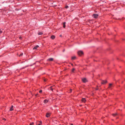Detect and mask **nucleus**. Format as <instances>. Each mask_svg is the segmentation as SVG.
I'll use <instances>...</instances> for the list:
<instances>
[{"label":"nucleus","instance_id":"nucleus-1","mask_svg":"<svg viewBox=\"0 0 125 125\" xmlns=\"http://www.w3.org/2000/svg\"><path fill=\"white\" fill-rule=\"evenodd\" d=\"M78 54L80 56H81L83 54V51H80L78 52Z\"/></svg>","mask_w":125,"mask_h":125},{"label":"nucleus","instance_id":"nucleus-2","mask_svg":"<svg viewBox=\"0 0 125 125\" xmlns=\"http://www.w3.org/2000/svg\"><path fill=\"white\" fill-rule=\"evenodd\" d=\"M107 82L106 80H102L101 82V83L102 84H104L107 83Z\"/></svg>","mask_w":125,"mask_h":125},{"label":"nucleus","instance_id":"nucleus-3","mask_svg":"<svg viewBox=\"0 0 125 125\" xmlns=\"http://www.w3.org/2000/svg\"><path fill=\"white\" fill-rule=\"evenodd\" d=\"M82 80L83 82L84 83H85L87 81V80L85 78L82 79Z\"/></svg>","mask_w":125,"mask_h":125},{"label":"nucleus","instance_id":"nucleus-4","mask_svg":"<svg viewBox=\"0 0 125 125\" xmlns=\"http://www.w3.org/2000/svg\"><path fill=\"white\" fill-rule=\"evenodd\" d=\"M98 16V15L97 14H94L93 15V17L95 18H97Z\"/></svg>","mask_w":125,"mask_h":125},{"label":"nucleus","instance_id":"nucleus-5","mask_svg":"<svg viewBox=\"0 0 125 125\" xmlns=\"http://www.w3.org/2000/svg\"><path fill=\"white\" fill-rule=\"evenodd\" d=\"M53 60V59L52 58H50L48 59L47 60V61H52Z\"/></svg>","mask_w":125,"mask_h":125},{"label":"nucleus","instance_id":"nucleus-6","mask_svg":"<svg viewBox=\"0 0 125 125\" xmlns=\"http://www.w3.org/2000/svg\"><path fill=\"white\" fill-rule=\"evenodd\" d=\"M81 101L85 103L86 102V100L85 98H82Z\"/></svg>","mask_w":125,"mask_h":125},{"label":"nucleus","instance_id":"nucleus-7","mask_svg":"<svg viewBox=\"0 0 125 125\" xmlns=\"http://www.w3.org/2000/svg\"><path fill=\"white\" fill-rule=\"evenodd\" d=\"M39 47V46L38 45H37L35 47H34L33 48V50L36 49H37V48H38Z\"/></svg>","mask_w":125,"mask_h":125},{"label":"nucleus","instance_id":"nucleus-8","mask_svg":"<svg viewBox=\"0 0 125 125\" xmlns=\"http://www.w3.org/2000/svg\"><path fill=\"white\" fill-rule=\"evenodd\" d=\"M50 114L49 113H47L46 114V116L47 117H49L50 116Z\"/></svg>","mask_w":125,"mask_h":125},{"label":"nucleus","instance_id":"nucleus-9","mask_svg":"<svg viewBox=\"0 0 125 125\" xmlns=\"http://www.w3.org/2000/svg\"><path fill=\"white\" fill-rule=\"evenodd\" d=\"M113 87L112 84L111 83H110L109 84L108 88H110L111 87Z\"/></svg>","mask_w":125,"mask_h":125},{"label":"nucleus","instance_id":"nucleus-10","mask_svg":"<svg viewBox=\"0 0 125 125\" xmlns=\"http://www.w3.org/2000/svg\"><path fill=\"white\" fill-rule=\"evenodd\" d=\"M51 38L52 39H54L55 38V36L54 35H52L51 36Z\"/></svg>","mask_w":125,"mask_h":125},{"label":"nucleus","instance_id":"nucleus-11","mask_svg":"<svg viewBox=\"0 0 125 125\" xmlns=\"http://www.w3.org/2000/svg\"><path fill=\"white\" fill-rule=\"evenodd\" d=\"M13 107V105H12L11 106V107L10 108V111H12L13 110V109L12 108Z\"/></svg>","mask_w":125,"mask_h":125},{"label":"nucleus","instance_id":"nucleus-12","mask_svg":"<svg viewBox=\"0 0 125 125\" xmlns=\"http://www.w3.org/2000/svg\"><path fill=\"white\" fill-rule=\"evenodd\" d=\"M65 23L66 22H64L63 23V27L64 28H65Z\"/></svg>","mask_w":125,"mask_h":125},{"label":"nucleus","instance_id":"nucleus-13","mask_svg":"<svg viewBox=\"0 0 125 125\" xmlns=\"http://www.w3.org/2000/svg\"><path fill=\"white\" fill-rule=\"evenodd\" d=\"M48 102V101L46 99L44 101V102L45 104L46 103Z\"/></svg>","mask_w":125,"mask_h":125},{"label":"nucleus","instance_id":"nucleus-14","mask_svg":"<svg viewBox=\"0 0 125 125\" xmlns=\"http://www.w3.org/2000/svg\"><path fill=\"white\" fill-rule=\"evenodd\" d=\"M76 57L75 56H74L72 57V59L73 60H74L76 58Z\"/></svg>","mask_w":125,"mask_h":125},{"label":"nucleus","instance_id":"nucleus-15","mask_svg":"<svg viewBox=\"0 0 125 125\" xmlns=\"http://www.w3.org/2000/svg\"><path fill=\"white\" fill-rule=\"evenodd\" d=\"M75 70V69L74 68H73L72 70V72L73 73H74V71Z\"/></svg>","mask_w":125,"mask_h":125},{"label":"nucleus","instance_id":"nucleus-16","mask_svg":"<svg viewBox=\"0 0 125 125\" xmlns=\"http://www.w3.org/2000/svg\"><path fill=\"white\" fill-rule=\"evenodd\" d=\"M54 87V86H51V87H50V88H51V90H52V91L53 89V88H52V87Z\"/></svg>","mask_w":125,"mask_h":125},{"label":"nucleus","instance_id":"nucleus-17","mask_svg":"<svg viewBox=\"0 0 125 125\" xmlns=\"http://www.w3.org/2000/svg\"><path fill=\"white\" fill-rule=\"evenodd\" d=\"M117 115V113H116L113 114V115L114 116H115L116 115Z\"/></svg>","mask_w":125,"mask_h":125},{"label":"nucleus","instance_id":"nucleus-18","mask_svg":"<svg viewBox=\"0 0 125 125\" xmlns=\"http://www.w3.org/2000/svg\"><path fill=\"white\" fill-rule=\"evenodd\" d=\"M43 34V33H42V32H39L38 33V35H42V34Z\"/></svg>","mask_w":125,"mask_h":125},{"label":"nucleus","instance_id":"nucleus-19","mask_svg":"<svg viewBox=\"0 0 125 125\" xmlns=\"http://www.w3.org/2000/svg\"><path fill=\"white\" fill-rule=\"evenodd\" d=\"M23 55V53H21V54H20V55H19V57H21V56H22Z\"/></svg>","mask_w":125,"mask_h":125},{"label":"nucleus","instance_id":"nucleus-20","mask_svg":"<svg viewBox=\"0 0 125 125\" xmlns=\"http://www.w3.org/2000/svg\"><path fill=\"white\" fill-rule=\"evenodd\" d=\"M47 79H44V82H46L47 81Z\"/></svg>","mask_w":125,"mask_h":125},{"label":"nucleus","instance_id":"nucleus-21","mask_svg":"<svg viewBox=\"0 0 125 125\" xmlns=\"http://www.w3.org/2000/svg\"><path fill=\"white\" fill-rule=\"evenodd\" d=\"M68 8V6H66L65 7V8L66 9H67V8Z\"/></svg>","mask_w":125,"mask_h":125},{"label":"nucleus","instance_id":"nucleus-22","mask_svg":"<svg viewBox=\"0 0 125 125\" xmlns=\"http://www.w3.org/2000/svg\"><path fill=\"white\" fill-rule=\"evenodd\" d=\"M42 92V90H40L39 91V92L40 93H41Z\"/></svg>","mask_w":125,"mask_h":125},{"label":"nucleus","instance_id":"nucleus-23","mask_svg":"<svg viewBox=\"0 0 125 125\" xmlns=\"http://www.w3.org/2000/svg\"><path fill=\"white\" fill-rule=\"evenodd\" d=\"M2 32V31H0V33H1Z\"/></svg>","mask_w":125,"mask_h":125},{"label":"nucleus","instance_id":"nucleus-24","mask_svg":"<svg viewBox=\"0 0 125 125\" xmlns=\"http://www.w3.org/2000/svg\"><path fill=\"white\" fill-rule=\"evenodd\" d=\"M70 91H71L70 92H72V89H70Z\"/></svg>","mask_w":125,"mask_h":125},{"label":"nucleus","instance_id":"nucleus-25","mask_svg":"<svg viewBox=\"0 0 125 125\" xmlns=\"http://www.w3.org/2000/svg\"><path fill=\"white\" fill-rule=\"evenodd\" d=\"M30 125H32V124H30Z\"/></svg>","mask_w":125,"mask_h":125},{"label":"nucleus","instance_id":"nucleus-26","mask_svg":"<svg viewBox=\"0 0 125 125\" xmlns=\"http://www.w3.org/2000/svg\"><path fill=\"white\" fill-rule=\"evenodd\" d=\"M19 38L21 39V37H19Z\"/></svg>","mask_w":125,"mask_h":125},{"label":"nucleus","instance_id":"nucleus-27","mask_svg":"<svg viewBox=\"0 0 125 125\" xmlns=\"http://www.w3.org/2000/svg\"><path fill=\"white\" fill-rule=\"evenodd\" d=\"M38 125H41V124H39Z\"/></svg>","mask_w":125,"mask_h":125},{"label":"nucleus","instance_id":"nucleus-28","mask_svg":"<svg viewBox=\"0 0 125 125\" xmlns=\"http://www.w3.org/2000/svg\"><path fill=\"white\" fill-rule=\"evenodd\" d=\"M3 119L4 120H6V119Z\"/></svg>","mask_w":125,"mask_h":125},{"label":"nucleus","instance_id":"nucleus-29","mask_svg":"<svg viewBox=\"0 0 125 125\" xmlns=\"http://www.w3.org/2000/svg\"><path fill=\"white\" fill-rule=\"evenodd\" d=\"M40 122L41 123V124H42V122Z\"/></svg>","mask_w":125,"mask_h":125},{"label":"nucleus","instance_id":"nucleus-30","mask_svg":"<svg viewBox=\"0 0 125 125\" xmlns=\"http://www.w3.org/2000/svg\"><path fill=\"white\" fill-rule=\"evenodd\" d=\"M71 125H73V124H71Z\"/></svg>","mask_w":125,"mask_h":125},{"label":"nucleus","instance_id":"nucleus-31","mask_svg":"<svg viewBox=\"0 0 125 125\" xmlns=\"http://www.w3.org/2000/svg\"><path fill=\"white\" fill-rule=\"evenodd\" d=\"M37 95V94H36V95Z\"/></svg>","mask_w":125,"mask_h":125},{"label":"nucleus","instance_id":"nucleus-32","mask_svg":"<svg viewBox=\"0 0 125 125\" xmlns=\"http://www.w3.org/2000/svg\"><path fill=\"white\" fill-rule=\"evenodd\" d=\"M32 124H33V123H32Z\"/></svg>","mask_w":125,"mask_h":125}]
</instances>
